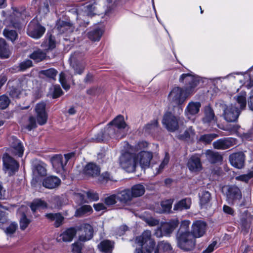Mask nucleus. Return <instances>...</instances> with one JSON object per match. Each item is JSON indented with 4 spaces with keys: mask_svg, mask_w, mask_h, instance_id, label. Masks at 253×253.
Returning a JSON list of instances; mask_svg holds the SVG:
<instances>
[{
    "mask_svg": "<svg viewBox=\"0 0 253 253\" xmlns=\"http://www.w3.org/2000/svg\"><path fill=\"white\" fill-rule=\"evenodd\" d=\"M179 81L180 83H185L186 86L184 88L173 87L168 95L169 101L177 106L183 104L187 99L194 93L195 88L200 82V77L191 72L182 74L180 76Z\"/></svg>",
    "mask_w": 253,
    "mask_h": 253,
    "instance_id": "nucleus-1",
    "label": "nucleus"
},
{
    "mask_svg": "<svg viewBox=\"0 0 253 253\" xmlns=\"http://www.w3.org/2000/svg\"><path fill=\"white\" fill-rule=\"evenodd\" d=\"M128 130V127L122 115H118L112 121L110 122L105 128L104 132L101 131L100 136L96 139L98 141H103L108 138L120 139L126 136Z\"/></svg>",
    "mask_w": 253,
    "mask_h": 253,
    "instance_id": "nucleus-2",
    "label": "nucleus"
},
{
    "mask_svg": "<svg viewBox=\"0 0 253 253\" xmlns=\"http://www.w3.org/2000/svg\"><path fill=\"white\" fill-rule=\"evenodd\" d=\"M190 224L188 220L182 221L176 234L177 246L184 251H192L196 245V238L190 231Z\"/></svg>",
    "mask_w": 253,
    "mask_h": 253,
    "instance_id": "nucleus-3",
    "label": "nucleus"
},
{
    "mask_svg": "<svg viewBox=\"0 0 253 253\" xmlns=\"http://www.w3.org/2000/svg\"><path fill=\"white\" fill-rule=\"evenodd\" d=\"M237 103L240 106L238 108L236 104L227 105L221 104L223 110V117L228 122H235L238 120L241 110L244 109L246 106V92L242 91L238 95L235 97Z\"/></svg>",
    "mask_w": 253,
    "mask_h": 253,
    "instance_id": "nucleus-4",
    "label": "nucleus"
},
{
    "mask_svg": "<svg viewBox=\"0 0 253 253\" xmlns=\"http://www.w3.org/2000/svg\"><path fill=\"white\" fill-rule=\"evenodd\" d=\"M75 153L71 152L61 155H56L51 158L52 167L57 173H62L65 170V166L70 159L75 156Z\"/></svg>",
    "mask_w": 253,
    "mask_h": 253,
    "instance_id": "nucleus-5",
    "label": "nucleus"
},
{
    "mask_svg": "<svg viewBox=\"0 0 253 253\" xmlns=\"http://www.w3.org/2000/svg\"><path fill=\"white\" fill-rule=\"evenodd\" d=\"M135 242L143 248L146 253H151L155 246V242L151 238V232L145 231L141 235L137 237Z\"/></svg>",
    "mask_w": 253,
    "mask_h": 253,
    "instance_id": "nucleus-6",
    "label": "nucleus"
},
{
    "mask_svg": "<svg viewBox=\"0 0 253 253\" xmlns=\"http://www.w3.org/2000/svg\"><path fill=\"white\" fill-rule=\"evenodd\" d=\"M120 164L127 172L134 171L137 166L135 155L129 152L123 154L120 158Z\"/></svg>",
    "mask_w": 253,
    "mask_h": 253,
    "instance_id": "nucleus-7",
    "label": "nucleus"
},
{
    "mask_svg": "<svg viewBox=\"0 0 253 253\" xmlns=\"http://www.w3.org/2000/svg\"><path fill=\"white\" fill-rule=\"evenodd\" d=\"M2 160L3 169L9 176L13 175L18 171L19 167L18 163L7 153L3 154Z\"/></svg>",
    "mask_w": 253,
    "mask_h": 253,
    "instance_id": "nucleus-8",
    "label": "nucleus"
},
{
    "mask_svg": "<svg viewBox=\"0 0 253 253\" xmlns=\"http://www.w3.org/2000/svg\"><path fill=\"white\" fill-rule=\"evenodd\" d=\"M78 232V239L80 242H85L91 239L93 236V228L88 223H83L77 226Z\"/></svg>",
    "mask_w": 253,
    "mask_h": 253,
    "instance_id": "nucleus-9",
    "label": "nucleus"
},
{
    "mask_svg": "<svg viewBox=\"0 0 253 253\" xmlns=\"http://www.w3.org/2000/svg\"><path fill=\"white\" fill-rule=\"evenodd\" d=\"M1 15L3 17H6L3 22L7 26H12L15 28H20V19L21 12H19L16 8L13 9L12 14L9 15L6 12L2 11Z\"/></svg>",
    "mask_w": 253,
    "mask_h": 253,
    "instance_id": "nucleus-10",
    "label": "nucleus"
},
{
    "mask_svg": "<svg viewBox=\"0 0 253 253\" xmlns=\"http://www.w3.org/2000/svg\"><path fill=\"white\" fill-rule=\"evenodd\" d=\"M162 124L169 131L173 132L179 127L178 118L169 112L164 114Z\"/></svg>",
    "mask_w": 253,
    "mask_h": 253,
    "instance_id": "nucleus-11",
    "label": "nucleus"
},
{
    "mask_svg": "<svg viewBox=\"0 0 253 253\" xmlns=\"http://www.w3.org/2000/svg\"><path fill=\"white\" fill-rule=\"evenodd\" d=\"M136 165H139L143 169L149 168L153 158V154L150 151H142L135 155Z\"/></svg>",
    "mask_w": 253,
    "mask_h": 253,
    "instance_id": "nucleus-12",
    "label": "nucleus"
},
{
    "mask_svg": "<svg viewBox=\"0 0 253 253\" xmlns=\"http://www.w3.org/2000/svg\"><path fill=\"white\" fill-rule=\"evenodd\" d=\"M45 28L38 23L36 21H31L27 29L28 35L34 39L40 38L44 33Z\"/></svg>",
    "mask_w": 253,
    "mask_h": 253,
    "instance_id": "nucleus-13",
    "label": "nucleus"
},
{
    "mask_svg": "<svg viewBox=\"0 0 253 253\" xmlns=\"http://www.w3.org/2000/svg\"><path fill=\"white\" fill-rule=\"evenodd\" d=\"M46 103L41 102L36 104L35 111L36 119L39 125L42 126L45 124L47 121L48 115L45 110Z\"/></svg>",
    "mask_w": 253,
    "mask_h": 253,
    "instance_id": "nucleus-14",
    "label": "nucleus"
},
{
    "mask_svg": "<svg viewBox=\"0 0 253 253\" xmlns=\"http://www.w3.org/2000/svg\"><path fill=\"white\" fill-rule=\"evenodd\" d=\"M237 144V140L232 137L223 138L217 140L213 143V146L217 149H226Z\"/></svg>",
    "mask_w": 253,
    "mask_h": 253,
    "instance_id": "nucleus-15",
    "label": "nucleus"
},
{
    "mask_svg": "<svg viewBox=\"0 0 253 253\" xmlns=\"http://www.w3.org/2000/svg\"><path fill=\"white\" fill-rule=\"evenodd\" d=\"M201 104L199 102L191 101L186 106L184 114L189 120H193L194 117L199 113Z\"/></svg>",
    "mask_w": 253,
    "mask_h": 253,
    "instance_id": "nucleus-16",
    "label": "nucleus"
},
{
    "mask_svg": "<svg viewBox=\"0 0 253 253\" xmlns=\"http://www.w3.org/2000/svg\"><path fill=\"white\" fill-rule=\"evenodd\" d=\"M206 226L205 222L196 221L192 224L191 233L195 238H200L206 233Z\"/></svg>",
    "mask_w": 253,
    "mask_h": 253,
    "instance_id": "nucleus-17",
    "label": "nucleus"
},
{
    "mask_svg": "<svg viewBox=\"0 0 253 253\" xmlns=\"http://www.w3.org/2000/svg\"><path fill=\"white\" fill-rule=\"evenodd\" d=\"M32 171L36 176H42L46 174V165L43 162L37 159L32 161Z\"/></svg>",
    "mask_w": 253,
    "mask_h": 253,
    "instance_id": "nucleus-18",
    "label": "nucleus"
},
{
    "mask_svg": "<svg viewBox=\"0 0 253 253\" xmlns=\"http://www.w3.org/2000/svg\"><path fill=\"white\" fill-rule=\"evenodd\" d=\"M229 160L232 166L237 169H241L244 165L245 155L241 152L232 154L229 157Z\"/></svg>",
    "mask_w": 253,
    "mask_h": 253,
    "instance_id": "nucleus-19",
    "label": "nucleus"
},
{
    "mask_svg": "<svg viewBox=\"0 0 253 253\" xmlns=\"http://www.w3.org/2000/svg\"><path fill=\"white\" fill-rule=\"evenodd\" d=\"M187 167L191 172H197L202 169V166L200 157L198 155L192 156L188 160Z\"/></svg>",
    "mask_w": 253,
    "mask_h": 253,
    "instance_id": "nucleus-20",
    "label": "nucleus"
},
{
    "mask_svg": "<svg viewBox=\"0 0 253 253\" xmlns=\"http://www.w3.org/2000/svg\"><path fill=\"white\" fill-rule=\"evenodd\" d=\"M95 5V2L93 3H86L74 10V12L77 13V19L82 15L83 12L86 15H91L96 8Z\"/></svg>",
    "mask_w": 253,
    "mask_h": 253,
    "instance_id": "nucleus-21",
    "label": "nucleus"
},
{
    "mask_svg": "<svg viewBox=\"0 0 253 253\" xmlns=\"http://www.w3.org/2000/svg\"><path fill=\"white\" fill-rule=\"evenodd\" d=\"M202 121L204 124L208 125L216 122V118L215 116L214 111L210 106H208L205 107L204 117L202 119Z\"/></svg>",
    "mask_w": 253,
    "mask_h": 253,
    "instance_id": "nucleus-22",
    "label": "nucleus"
},
{
    "mask_svg": "<svg viewBox=\"0 0 253 253\" xmlns=\"http://www.w3.org/2000/svg\"><path fill=\"white\" fill-rule=\"evenodd\" d=\"M11 146L13 149V153L15 156L21 157L24 152V147L21 142L16 137L12 136L10 137Z\"/></svg>",
    "mask_w": 253,
    "mask_h": 253,
    "instance_id": "nucleus-23",
    "label": "nucleus"
},
{
    "mask_svg": "<svg viewBox=\"0 0 253 253\" xmlns=\"http://www.w3.org/2000/svg\"><path fill=\"white\" fill-rule=\"evenodd\" d=\"M61 183V180L55 176H50L44 178L42 182L44 187L48 189H54L57 187Z\"/></svg>",
    "mask_w": 253,
    "mask_h": 253,
    "instance_id": "nucleus-24",
    "label": "nucleus"
},
{
    "mask_svg": "<svg viewBox=\"0 0 253 253\" xmlns=\"http://www.w3.org/2000/svg\"><path fill=\"white\" fill-rule=\"evenodd\" d=\"M179 221L177 218L170 220L169 222L164 223L162 226V230L165 235H170L178 226Z\"/></svg>",
    "mask_w": 253,
    "mask_h": 253,
    "instance_id": "nucleus-25",
    "label": "nucleus"
},
{
    "mask_svg": "<svg viewBox=\"0 0 253 253\" xmlns=\"http://www.w3.org/2000/svg\"><path fill=\"white\" fill-rule=\"evenodd\" d=\"M56 26L60 34L71 33L74 29V27L70 22L61 20L57 21Z\"/></svg>",
    "mask_w": 253,
    "mask_h": 253,
    "instance_id": "nucleus-26",
    "label": "nucleus"
},
{
    "mask_svg": "<svg viewBox=\"0 0 253 253\" xmlns=\"http://www.w3.org/2000/svg\"><path fill=\"white\" fill-rule=\"evenodd\" d=\"M241 192L239 188L235 185L228 187L227 192V197L229 200H239L241 198Z\"/></svg>",
    "mask_w": 253,
    "mask_h": 253,
    "instance_id": "nucleus-27",
    "label": "nucleus"
},
{
    "mask_svg": "<svg viewBox=\"0 0 253 253\" xmlns=\"http://www.w3.org/2000/svg\"><path fill=\"white\" fill-rule=\"evenodd\" d=\"M77 233V226L68 228L60 234V240H62L64 242H71Z\"/></svg>",
    "mask_w": 253,
    "mask_h": 253,
    "instance_id": "nucleus-28",
    "label": "nucleus"
},
{
    "mask_svg": "<svg viewBox=\"0 0 253 253\" xmlns=\"http://www.w3.org/2000/svg\"><path fill=\"white\" fill-rule=\"evenodd\" d=\"M114 242L109 240L101 241L98 245V250L104 253H111L114 248Z\"/></svg>",
    "mask_w": 253,
    "mask_h": 253,
    "instance_id": "nucleus-29",
    "label": "nucleus"
},
{
    "mask_svg": "<svg viewBox=\"0 0 253 253\" xmlns=\"http://www.w3.org/2000/svg\"><path fill=\"white\" fill-rule=\"evenodd\" d=\"M100 171L98 166L92 163L86 165L84 169V174L92 177L97 176L100 173Z\"/></svg>",
    "mask_w": 253,
    "mask_h": 253,
    "instance_id": "nucleus-30",
    "label": "nucleus"
},
{
    "mask_svg": "<svg viewBox=\"0 0 253 253\" xmlns=\"http://www.w3.org/2000/svg\"><path fill=\"white\" fill-rule=\"evenodd\" d=\"M45 216L50 221H54L55 227H59L63 222L64 217L60 213H46Z\"/></svg>",
    "mask_w": 253,
    "mask_h": 253,
    "instance_id": "nucleus-31",
    "label": "nucleus"
},
{
    "mask_svg": "<svg viewBox=\"0 0 253 253\" xmlns=\"http://www.w3.org/2000/svg\"><path fill=\"white\" fill-rule=\"evenodd\" d=\"M116 195L117 200L123 203H126L127 202H129L132 198L130 190L128 189L118 192Z\"/></svg>",
    "mask_w": 253,
    "mask_h": 253,
    "instance_id": "nucleus-32",
    "label": "nucleus"
},
{
    "mask_svg": "<svg viewBox=\"0 0 253 253\" xmlns=\"http://www.w3.org/2000/svg\"><path fill=\"white\" fill-rule=\"evenodd\" d=\"M191 204V199L190 198H185L176 203L174 205L173 210L177 211L187 210L190 208Z\"/></svg>",
    "mask_w": 253,
    "mask_h": 253,
    "instance_id": "nucleus-33",
    "label": "nucleus"
},
{
    "mask_svg": "<svg viewBox=\"0 0 253 253\" xmlns=\"http://www.w3.org/2000/svg\"><path fill=\"white\" fill-rule=\"evenodd\" d=\"M200 203L202 208H207L211 199L210 193L206 190H203L199 193Z\"/></svg>",
    "mask_w": 253,
    "mask_h": 253,
    "instance_id": "nucleus-34",
    "label": "nucleus"
},
{
    "mask_svg": "<svg viewBox=\"0 0 253 253\" xmlns=\"http://www.w3.org/2000/svg\"><path fill=\"white\" fill-rule=\"evenodd\" d=\"M10 54L9 47L5 41L0 38V57L1 58H7L9 57Z\"/></svg>",
    "mask_w": 253,
    "mask_h": 253,
    "instance_id": "nucleus-35",
    "label": "nucleus"
},
{
    "mask_svg": "<svg viewBox=\"0 0 253 253\" xmlns=\"http://www.w3.org/2000/svg\"><path fill=\"white\" fill-rule=\"evenodd\" d=\"M172 249V247L169 243L163 241L158 243L157 248L155 251V253H160V252L169 253Z\"/></svg>",
    "mask_w": 253,
    "mask_h": 253,
    "instance_id": "nucleus-36",
    "label": "nucleus"
},
{
    "mask_svg": "<svg viewBox=\"0 0 253 253\" xmlns=\"http://www.w3.org/2000/svg\"><path fill=\"white\" fill-rule=\"evenodd\" d=\"M195 135L194 130L192 127H189L185 131L177 136L179 139L183 140H190L193 139Z\"/></svg>",
    "mask_w": 253,
    "mask_h": 253,
    "instance_id": "nucleus-37",
    "label": "nucleus"
},
{
    "mask_svg": "<svg viewBox=\"0 0 253 253\" xmlns=\"http://www.w3.org/2000/svg\"><path fill=\"white\" fill-rule=\"evenodd\" d=\"M173 203V200L169 199L162 201L161 203V209L155 210V211L158 213L169 212L171 209Z\"/></svg>",
    "mask_w": 253,
    "mask_h": 253,
    "instance_id": "nucleus-38",
    "label": "nucleus"
},
{
    "mask_svg": "<svg viewBox=\"0 0 253 253\" xmlns=\"http://www.w3.org/2000/svg\"><path fill=\"white\" fill-rule=\"evenodd\" d=\"M130 192L132 198L140 197L145 193V187L142 184H136L131 187Z\"/></svg>",
    "mask_w": 253,
    "mask_h": 253,
    "instance_id": "nucleus-39",
    "label": "nucleus"
},
{
    "mask_svg": "<svg viewBox=\"0 0 253 253\" xmlns=\"http://www.w3.org/2000/svg\"><path fill=\"white\" fill-rule=\"evenodd\" d=\"M47 207V203L41 199L34 200L30 206L31 209L34 212L38 210L45 209Z\"/></svg>",
    "mask_w": 253,
    "mask_h": 253,
    "instance_id": "nucleus-40",
    "label": "nucleus"
},
{
    "mask_svg": "<svg viewBox=\"0 0 253 253\" xmlns=\"http://www.w3.org/2000/svg\"><path fill=\"white\" fill-rule=\"evenodd\" d=\"M206 154L207 158L211 163L219 162L222 160V157L217 152L208 150Z\"/></svg>",
    "mask_w": 253,
    "mask_h": 253,
    "instance_id": "nucleus-41",
    "label": "nucleus"
},
{
    "mask_svg": "<svg viewBox=\"0 0 253 253\" xmlns=\"http://www.w3.org/2000/svg\"><path fill=\"white\" fill-rule=\"evenodd\" d=\"M103 32L101 29L96 28L88 32V37L91 41H98L100 39Z\"/></svg>",
    "mask_w": 253,
    "mask_h": 253,
    "instance_id": "nucleus-42",
    "label": "nucleus"
},
{
    "mask_svg": "<svg viewBox=\"0 0 253 253\" xmlns=\"http://www.w3.org/2000/svg\"><path fill=\"white\" fill-rule=\"evenodd\" d=\"M30 58L36 62H39L46 57V53L41 49L34 51L30 55Z\"/></svg>",
    "mask_w": 253,
    "mask_h": 253,
    "instance_id": "nucleus-43",
    "label": "nucleus"
},
{
    "mask_svg": "<svg viewBox=\"0 0 253 253\" xmlns=\"http://www.w3.org/2000/svg\"><path fill=\"white\" fill-rule=\"evenodd\" d=\"M70 77L68 73L61 72L59 75V82L63 88L66 90L70 88V85L67 83V80H69Z\"/></svg>",
    "mask_w": 253,
    "mask_h": 253,
    "instance_id": "nucleus-44",
    "label": "nucleus"
},
{
    "mask_svg": "<svg viewBox=\"0 0 253 253\" xmlns=\"http://www.w3.org/2000/svg\"><path fill=\"white\" fill-rule=\"evenodd\" d=\"M92 211L91 206L89 205H84L77 210L75 215L77 216H82L84 214L90 213Z\"/></svg>",
    "mask_w": 253,
    "mask_h": 253,
    "instance_id": "nucleus-45",
    "label": "nucleus"
},
{
    "mask_svg": "<svg viewBox=\"0 0 253 253\" xmlns=\"http://www.w3.org/2000/svg\"><path fill=\"white\" fill-rule=\"evenodd\" d=\"M218 135L215 133L204 134L200 136L199 141L205 144H209Z\"/></svg>",
    "mask_w": 253,
    "mask_h": 253,
    "instance_id": "nucleus-46",
    "label": "nucleus"
},
{
    "mask_svg": "<svg viewBox=\"0 0 253 253\" xmlns=\"http://www.w3.org/2000/svg\"><path fill=\"white\" fill-rule=\"evenodd\" d=\"M40 73L41 75H44L49 79L54 80L57 74V71L53 68H50L47 70H42L40 71Z\"/></svg>",
    "mask_w": 253,
    "mask_h": 253,
    "instance_id": "nucleus-47",
    "label": "nucleus"
},
{
    "mask_svg": "<svg viewBox=\"0 0 253 253\" xmlns=\"http://www.w3.org/2000/svg\"><path fill=\"white\" fill-rule=\"evenodd\" d=\"M4 36L12 42L14 41L17 37V34L15 31L5 29L3 30Z\"/></svg>",
    "mask_w": 253,
    "mask_h": 253,
    "instance_id": "nucleus-48",
    "label": "nucleus"
},
{
    "mask_svg": "<svg viewBox=\"0 0 253 253\" xmlns=\"http://www.w3.org/2000/svg\"><path fill=\"white\" fill-rule=\"evenodd\" d=\"M17 224L15 222L11 223L5 229V233L7 236L11 237L17 229Z\"/></svg>",
    "mask_w": 253,
    "mask_h": 253,
    "instance_id": "nucleus-49",
    "label": "nucleus"
},
{
    "mask_svg": "<svg viewBox=\"0 0 253 253\" xmlns=\"http://www.w3.org/2000/svg\"><path fill=\"white\" fill-rule=\"evenodd\" d=\"M116 199H117L116 194H113L105 197L103 201L105 206L109 207L116 203Z\"/></svg>",
    "mask_w": 253,
    "mask_h": 253,
    "instance_id": "nucleus-50",
    "label": "nucleus"
},
{
    "mask_svg": "<svg viewBox=\"0 0 253 253\" xmlns=\"http://www.w3.org/2000/svg\"><path fill=\"white\" fill-rule=\"evenodd\" d=\"M253 72V66L248 70V72L245 74V77H248V79L244 82L248 88H250L253 86V78L252 79L250 73Z\"/></svg>",
    "mask_w": 253,
    "mask_h": 253,
    "instance_id": "nucleus-51",
    "label": "nucleus"
},
{
    "mask_svg": "<svg viewBox=\"0 0 253 253\" xmlns=\"http://www.w3.org/2000/svg\"><path fill=\"white\" fill-rule=\"evenodd\" d=\"M9 103L10 100L7 96L5 95L0 96V109H5Z\"/></svg>",
    "mask_w": 253,
    "mask_h": 253,
    "instance_id": "nucleus-52",
    "label": "nucleus"
},
{
    "mask_svg": "<svg viewBox=\"0 0 253 253\" xmlns=\"http://www.w3.org/2000/svg\"><path fill=\"white\" fill-rule=\"evenodd\" d=\"M158 125V122L157 120H154L151 122V123L148 124L144 127L145 131L151 133L152 130L157 127Z\"/></svg>",
    "mask_w": 253,
    "mask_h": 253,
    "instance_id": "nucleus-53",
    "label": "nucleus"
},
{
    "mask_svg": "<svg viewBox=\"0 0 253 253\" xmlns=\"http://www.w3.org/2000/svg\"><path fill=\"white\" fill-rule=\"evenodd\" d=\"M50 91L52 93V97L56 98L59 97L62 94V91L58 85L53 86V88H50Z\"/></svg>",
    "mask_w": 253,
    "mask_h": 253,
    "instance_id": "nucleus-54",
    "label": "nucleus"
},
{
    "mask_svg": "<svg viewBox=\"0 0 253 253\" xmlns=\"http://www.w3.org/2000/svg\"><path fill=\"white\" fill-rule=\"evenodd\" d=\"M31 221L28 219L25 214L22 215V217L20 220V228L21 230H25L28 226Z\"/></svg>",
    "mask_w": 253,
    "mask_h": 253,
    "instance_id": "nucleus-55",
    "label": "nucleus"
},
{
    "mask_svg": "<svg viewBox=\"0 0 253 253\" xmlns=\"http://www.w3.org/2000/svg\"><path fill=\"white\" fill-rule=\"evenodd\" d=\"M253 177V171L249 172L248 173L246 174L241 175L236 177V179L246 182H248L249 179Z\"/></svg>",
    "mask_w": 253,
    "mask_h": 253,
    "instance_id": "nucleus-56",
    "label": "nucleus"
},
{
    "mask_svg": "<svg viewBox=\"0 0 253 253\" xmlns=\"http://www.w3.org/2000/svg\"><path fill=\"white\" fill-rule=\"evenodd\" d=\"M148 144L146 141H140L137 143L134 148V151L137 152L139 151H144V150L148 147Z\"/></svg>",
    "mask_w": 253,
    "mask_h": 253,
    "instance_id": "nucleus-57",
    "label": "nucleus"
},
{
    "mask_svg": "<svg viewBox=\"0 0 253 253\" xmlns=\"http://www.w3.org/2000/svg\"><path fill=\"white\" fill-rule=\"evenodd\" d=\"M169 161V156L168 153H166L165 154V156L164 159H163L162 162L160 164L158 170L157 171V173L160 172L166 166H167Z\"/></svg>",
    "mask_w": 253,
    "mask_h": 253,
    "instance_id": "nucleus-58",
    "label": "nucleus"
},
{
    "mask_svg": "<svg viewBox=\"0 0 253 253\" xmlns=\"http://www.w3.org/2000/svg\"><path fill=\"white\" fill-rule=\"evenodd\" d=\"M32 66V62L30 60H26L19 65V70L23 71L26 70L27 69L30 68Z\"/></svg>",
    "mask_w": 253,
    "mask_h": 253,
    "instance_id": "nucleus-59",
    "label": "nucleus"
},
{
    "mask_svg": "<svg viewBox=\"0 0 253 253\" xmlns=\"http://www.w3.org/2000/svg\"><path fill=\"white\" fill-rule=\"evenodd\" d=\"M86 196L90 201H96L99 199L98 193L92 191H88L86 193Z\"/></svg>",
    "mask_w": 253,
    "mask_h": 253,
    "instance_id": "nucleus-60",
    "label": "nucleus"
},
{
    "mask_svg": "<svg viewBox=\"0 0 253 253\" xmlns=\"http://www.w3.org/2000/svg\"><path fill=\"white\" fill-rule=\"evenodd\" d=\"M37 126L36 119L33 116H31L29 119V124L26 126V128L30 131L33 128Z\"/></svg>",
    "mask_w": 253,
    "mask_h": 253,
    "instance_id": "nucleus-61",
    "label": "nucleus"
},
{
    "mask_svg": "<svg viewBox=\"0 0 253 253\" xmlns=\"http://www.w3.org/2000/svg\"><path fill=\"white\" fill-rule=\"evenodd\" d=\"M82 244L79 242L74 243L72 245V252L74 253H82Z\"/></svg>",
    "mask_w": 253,
    "mask_h": 253,
    "instance_id": "nucleus-62",
    "label": "nucleus"
},
{
    "mask_svg": "<svg viewBox=\"0 0 253 253\" xmlns=\"http://www.w3.org/2000/svg\"><path fill=\"white\" fill-rule=\"evenodd\" d=\"M217 242H212L208 248L203 251V253H211L216 248Z\"/></svg>",
    "mask_w": 253,
    "mask_h": 253,
    "instance_id": "nucleus-63",
    "label": "nucleus"
},
{
    "mask_svg": "<svg viewBox=\"0 0 253 253\" xmlns=\"http://www.w3.org/2000/svg\"><path fill=\"white\" fill-rule=\"evenodd\" d=\"M73 68L75 74L81 75L84 70V66L82 64H77L75 65H73Z\"/></svg>",
    "mask_w": 253,
    "mask_h": 253,
    "instance_id": "nucleus-64",
    "label": "nucleus"
}]
</instances>
